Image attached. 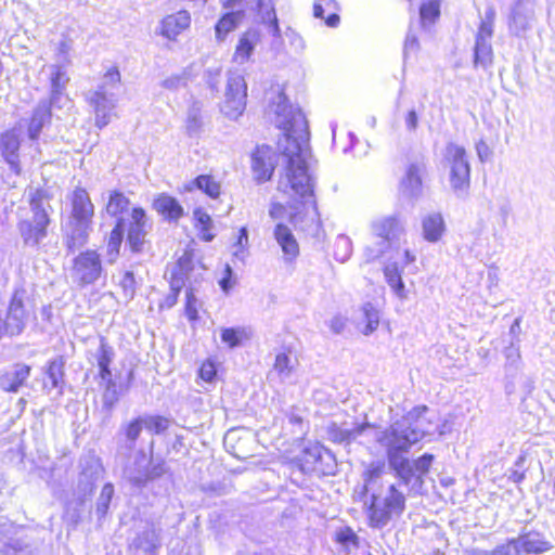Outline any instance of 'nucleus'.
I'll list each match as a JSON object with an SVG mask.
<instances>
[{
  "label": "nucleus",
  "mask_w": 555,
  "mask_h": 555,
  "mask_svg": "<svg viewBox=\"0 0 555 555\" xmlns=\"http://www.w3.org/2000/svg\"><path fill=\"white\" fill-rule=\"evenodd\" d=\"M440 14V4L438 0H428L421 5L420 16L422 23H433Z\"/></svg>",
  "instance_id": "53"
},
{
  "label": "nucleus",
  "mask_w": 555,
  "mask_h": 555,
  "mask_svg": "<svg viewBox=\"0 0 555 555\" xmlns=\"http://www.w3.org/2000/svg\"><path fill=\"white\" fill-rule=\"evenodd\" d=\"M201 307V302L195 297L192 291L186 292V302H185V315L189 319V321L194 325L198 319V310Z\"/></svg>",
  "instance_id": "58"
},
{
  "label": "nucleus",
  "mask_w": 555,
  "mask_h": 555,
  "mask_svg": "<svg viewBox=\"0 0 555 555\" xmlns=\"http://www.w3.org/2000/svg\"><path fill=\"white\" fill-rule=\"evenodd\" d=\"M94 206L85 189L77 188L72 197V219L92 222Z\"/></svg>",
  "instance_id": "29"
},
{
  "label": "nucleus",
  "mask_w": 555,
  "mask_h": 555,
  "mask_svg": "<svg viewBox=\"0 0 555 555\" xmlns=\"http://www.w3.org/2000/svg\"><path fill=\"white\" fill-rule=\"evenodd\" d=\"M244 0H225L224 8L235 9L243 4ZM246 8L256 14L255 21L263 25L269 35L278 40L282 37L279 20L272 0H245Z\"/></svg>",
  "instance_id": "14"
},
{
  "label": "nucleus",
  "mask_w": 555,
  "mask_h": 555,
  "mask_svg": "<svg viewBox=\"0 0 555 555\" xmlns=\"http://www.w3.org/2000/svg\"><path fill=\"white\" fill-rule=\"evenodd\" d=\"M447 231L443 216L433 211L422 217V236L428 243L439 242Z\"/></svg>",
  "instance_id": "27"
},
{
  "label": "nucleus",
  "mask_w": 555,
  "mask_h": 555,
  "mask_svg": "<svg viewBox=\"0 0 555 555\" xmlns=\"http://www.w3.org/2000/svg\"><path fill=\"white\" fill-rule=\"evenodd\" d=\"M153 208L169 221H177L183 216V207L168 194L158 195L153 203Z\"/></svg>",
  "instance_id": "33"
},
{
  "label": "nucleus",
  "mask_w": 555,
  "mask_h": 555,
  "mask_svg": "<svg viewBox=\"0 0 555 555\" xmlns=\"http://www.w3.org/2000/svg\"><path fill=\"white\" fill-rule=\"evenodd\" d=\"M519 384V392L521 400L525 401L534 390V379L528 375L521 373L518 374L516 385Z\"/></svg>",
  "instance_id": "61"
},
{
  "label": "nucleus",
  "mask_w": 555,
  "mask_h": 555,
  "mask_svg": "<svg viewBox=\"0 0 555 555\" xmlns=\"http://www.w3.org/2000/svg\"><path fill=\"white\" fill-rule=\"evenodd\" d=\"M114 492L113 483L107 482L103 486L95 506V514L99 518H103L107 514Z\"/></svg>",
  "instance_id": "49"
},
{
  "label": "nucleus",
  "mask_w": 555,
  "mask_h": 555,
  "mask_svg": "<svg viewBox=\"0 0 555 555\" xmlns=\"http://www.w3.org/2000/svg\"><path fill=\"white\" fill-rule=\"evenodd\" d=\"M193 184L211 198L220 194V184L211 176L201 175L194 179Z\"/></svg>",
  "instance_id": "47"
},
{
  "label": "nucleus",
  "mask_w": 555,
  "mask_h": 555,
  "mask_svg": "<svg viewBox=\"0 0 555 555\" xmlns=\"http://www.w3.org/2000/svg\"><path fill=\"white\" fill-rule=\"evenodd\" d=\"M190 80H191L190 73L188 70H183L180 74L172 75V76L166 78L162 82V86L165 89L176 91V90H179L181 88H185Z\"/></svg>",
  "instance_id": "55"
},
{
  "label": "nucleus",
  "mask_w": 555,
  "mask_h": 555,
  "mask_svg": "<svg viewBox=\"0 0 555 555\" xmlns=\"http://www.w3.org/2000/svg\"><path fill=\"white\" fill-rule=\"evenodd\" d=\"M217 375V369L211 361H205L198 371V376L208 383H211Z\"/></svg>",
  "instance_id": "64"
},
{
  "label": "nucleus",
  "mask_w": 555,
  "mask_h": 555,
  "mask_svg": "<svg viewBox=\"0 0 555 555\" xmlns=\"http://www.w3.org/2000/svg\"><path fill=\"white\" fill-rule=\"evenodd\" d=\"M159 532L160 530L155 528L154 525L147 527L135 538V547L145 554H153L160 546Z\"/></svg>",
  "instance_id": "37"
},
{
  "label": "nucleus",
  "mask_w": 555,
  "mask_h": 555,
  "mask_svg": "<svg viewBox=\"0 0 555 555\" xmlns=\"http://www.w3.org/2000/svg\"><path fill=\"white\" fill-rule=\"evenodd\" d=\"M444 160L450 169L449 181L457 198H465L470 186V166L466 150L453 142L448 143Z\"/></svg>",
  "instance_id": "8"
},
{
  "label": "nucleus",
  "mask_w": 555,
  "mask_h": 555,
  "mask_svg": "<svg viewBox=\"0 0 555 555\" xmlns=\"http://www.w3.org/2000/svg\"><path fill=\"white\" fill-rule=\"evenodd\" d=\"M242 17L243 12L240 10L225 13L215 26L216 38L222 41L230 31L236 28Z\"/></svg>",
  "instance_id": "41"
},
{
  "label": "nucleus",
  "mask_w": 555,
  "mask_h": 555,
  "mask_svg": "<svg viewBox=\"0 0 555 555\" xmlns=\"http://www.w3.org/2000/svg\"><path fill=\"white\" fill-rule=\"evenodd\" d=\"M248 231L245 227L241 228L235 244L233 245V256L243 261L247 255Z\"/></svg>",
  "instance_id": "54"
},
{
  "label": "nucleus",
  "mask_w": 555,
  "mask_h": 555,
  "mask_svg": "<svg viewBox=\"0 0 555 555\" xmlns=\"http://www.w3.org/2000/svg\"><path fill=\"white\" fill-rule=\"evenodd\" d=\"M262 34L257 27H249L244 31L236 43L235 51L233 54V61L238 64L248 62L256 49L261 42Z\"/></svg>",
  "instance_id": "22"
},
{
  "label": "nucleus",
  "mask_w": 555,
  "mask_h": 555,
  "mask_svg": "<svg viewBox=\"0 0 555 555\" xmlns=\"http://www.w3.org/2000/svg\"><path fill=\"white\" fill-rule=\"evenodd\" d=\"M296 359L291 351H280L275 356L270 376L276 377L281 383H286L293 376L296 369Z\"/></svg>",
  "instance_id": "32"
},
{
  "label": "nucleus",
  "mask_w": 555,
  "mask_h": 555,
  "mask_svg": "<svg viewBox=\"0 0 555 555\" xmlns=\"http://www.w3.org/2000/svg\"><path fill=\"white\" fill-rule=\"evenodd\" d=\"M125 231L126 219L119 217L107 240L106 258L108 263H114L117 260L124 241Z\"/></svg>",
  "instance_id": "34"
},
{
  "label": "nucleus",
  "mask_w": 555,
  "mask_h": 555,
  "mask_svg": "<svg viewBox=\"0 0 555 555\" xmlns=\"http://www.w3.org/2000/svg\"><path fill=\"white\" fill-rule=\"evenodd\" d=\"M51 106L48 100H41L33 111L28 120H24L27 126V135L31 141H37L42 128L51 121Z\"/></svg>",
  "instance_id": "25"
},
{
  "label": "nucleus",
  "mask_w": 555,
  "mask_h": 555,
  "mask_svg": "<svg viewBox=\"0 0 555 555\" xmlns=\"http://www.w3.org/2000/svg\"><path fill=\"white\" fill-rule=\"evenodd\" d=\"M202 104L199 102H194L189 107L188 117H186V130L190 135H195L202 128Z\"/></svg>",
  "instance_id": "50"
},
{
  "label": "nucleus",
  "mask_w": 555,
  "mask_h": 555,
  "mask_svg": "<svg viewBox=\"0 0 555 555\" xmlns=\"http://www.w3.org/2000/svg\"><path fill=\"white\" fill-rule=\"evenodd\" d=\"M270 107L275 115L276 127L283 131L278 147L286 158L285 172L279 180L278 189L283 193L299 196L310 209L311 222L319 225L320 217L313 194V159L306 117L282 92L271 101Z\"/></svg>",
  "instance_id": "1"
},
{
  "label": "nucleus",
  "mask_w": 555,
  "mask_h": 555,
  "mask_svg": "<svg viewBox=\"0 0 555 555\" xmlns=\"http://www.w3.org/2000/svg\"><path fill=\"white\" fill-rule=\"evenodd\" d=\"M120 287L122 288L124 295L128 299H132L135 294V279L134 274L130 271H127L121 281Z\"/></svg>",
  "instance_id": "62"
},
{
  "label": "nucleus",
  "mask_w": 555,
  "mask_h": 555,
  "mask_svg": "<svg viewBox=\"0 0 555 555\" xmlns=\"http://www.w3.org/2000/svg\"><path fill=\"white\" fill-rule=\"evenodd\" d=\"M142 421L144 428L154 435L165 433L170 426V420L160 415L145 414L142 415Z\"/></svg>",
  "instance_id": "45"
},
{
  "label": "nucleus",
  "mask_w": 555,
  "mask_h": 555,
  "mask_svg": "<svg viewBox=\"0 0 555 555\" xmlns=\"http://www.w3.org/2000/svg\"><path fill=\"white\" fill-rule=\"evenodd\" d=\"M352 254V242L345 234L337 235L334 243V257L339 262H346Z\"/></svg>",
  "instance_id": "48"
},
{
  "label": "nucleus",
  "mask_w": 555,
  "mask_h": 555,
  "mask_svg": "<svg viewBox=\"0 0 555 555\" xmlns=\"http://www.w3.org/2000/svg\"><path fill=\"white\" fill-rule=\"evenodd\" d=\"M154 443H151L150 454L143 449L135 452L132 464L126 469L128 482L135 489L151 488L156 493H166L173 483V473L166 460L154 456Z\"/></svg>",
  "instance_id": "3"
},
{
  "label": "nucleus",
  "mask_w": 555,
  "mask_h": 555,
  "mask_svg": "<svg viewBox=\"0 0 555 555\" xmlns=\"http://www.w3.org/2000/svg\"><path fill=\"white\" fill-rule=\"evenodd\" d=\"M121 89L120 73L117 67H111L101 78L95 90L87 93L86 98L95 115V126L100 129L106 127L118 102Z\"/></svg>",
  "instance_id": "7"
},
{
  "label": "nucleus",
  "mask_w": 555,
  "mask_h": 555,
  "mask_svg": "<svg viewBox=\"0 0 555 555\" xmlns=\"http://www.w3.org/2000/svg\"><path fill=\"white\" fill-rule=\"evenodd\" d=\"M194 219L196 221V228L199 231V236L205 242H210L214 240L215 234L211 233L212 222L210 216L202 210H194Z\"/></svg>",
  "instance_id": "43"
},
{
  "label": "nucleus",
  "mask_w": 555,
  "mask_h": 555,
  "mask_svg": "<svg viewBox=\"0 0 555 555\" xmlns=\"http://www.w3.org/2000/svg\"><path fill=\"white\" fill-rule=\"evenodd\" d=\"M505 544L504 555H540L550 551L553 546L538 531H528L517 538L509 539Z\"/></svg>",
  "instance_id": "16"
},
{
  "label": "nucleus",
  "mask_w": 555,
  "mask_h": 555,
  "mask_svg": "<svg viewBox=\"0 0 555 555\" xmlns=\"http://www.w3.org/2000/svg\"><path fill=\"white\" fill-rule=\"evenodd\" d=\"M275 162V154L270 146H257L251 155V168L258 182H264L271 179Z\"/></svg>",
  "instance_id": "20"
},
{
  "label": "nucleus",
  "mask_w": 555,
  "mask_h": 555,
  "mask_svg": "<svg viewBox=\"0 0 555 555\" xmlns=\"http://www.w3.org/2000/svg\"><path fill=\"white\" fill-rule=\"evenodd\" d=\"M247 85L242 74L230 70L221 112L230 119H237L246 107Z\"/></svg>",
  "instance_id": "13"
},
{
  "label": "nucleus",
  "mask_w": 555,
  "mask_h": 555,
  "mask_svg": "<svg viewBox=\"0 0 555 555\" xmlns=\"http://www.w3.org/2000/svg\"><path fill=\"white\" fill-rule=\"evenodd\" d=\"M82 465L81 475L88 478L90 481L99 478L103 472V467L98 457H89L85 460Z\"/></svg>",
  "instance_id": "57"
},
{
  "label": "nucleus",
  "mask_w": 555,
  "mask_h": 555,
  "mask_svg": "<svg viewBox=\"0 0 555 555\" xmlns=\"http://www.w3.org/2000/svg\"><path fill=\"white\" fill-rule=\"evenodd\" d=\"M443 426L435 411H430L426 405H418L382 433H377V442L380 447H390L391 463L401 466L403 461L397 455V451L406 450L425 437L442 435Z\"/></svg>",
  "instance_id": "2"
},
{
  "label": "nucleus",
  "mask_w": 555,
  "mask_h": 555,
  "mask_svg": "<svg viewBox=\"0 0 555 555\" xmlns=\"http://www.w3.org/2000/svg\"><path fill=\"white\" fill-rule=\"evenodd\" d=\"M504 391L507 397L516 393V379L522 370L519 338L512 340L503 350Z\"/></svg>",
  "instance_id": "18"
},
{
  "label": "nucleus",
  "mask_w": 555,
  "mask_h": 555,
  "mask_svg": "<svg viewBox=\"0 0 555 555\" xmlns=\"http://www.w3.org/2000/svg\"><path fill=\"white\" fill-rule=\"evenodd\" d=\"M323 2V7L325 11H330L331 13L325 18V24L328 27L335 28L340 23V17L337 14V11H339V4L336 0H321Z\"/></svg>",
  "instance_id": "59"
},
{
  "label": "nucleus",
  "mask_w": 555,
  "mask_h": 555,
  "mask_svg": "<svg viewBox=\"0 0 555 555\" xmlns=\"http://www.w3.org/2000/svg\"><path fill=\"white\" fill-rule=\"evenodd\" d=\"M105 383V388L102 395V402L103 406L106 410H112L114 405L117 403L119 399V393L117 390V385L115 380L112 378L109 379H102Z\"/></svg>",
  "instance_id": "51"
},
{
  "label": "nucleus",
  "mask_w": 555,
  "mask_h": 555,
  "mask_svg": "<svg viewBox=\"0 0 555 555\" xmlns=\"http://www.w3.org/2000/svg\"><path fill=\"white\" fill-rule=\"evenodd\" d=\"M64 366L65 361L62 357H56L49 361L46 370L47 382H44V388L48 389L49 392L56 390L57 396L63 395L65 385Z\"/></svg>",
  "instance_id": "30"
},
{
  "label": "nucleus",
  "mask_w": 555,
  "mask_h": 555,
  "mask_svg": "<svg viewBox=\"0 0 555 555\" xmlns=\"http://www.w3.org/2000/svg\"><path fill=\"white\" fill-rule=\"evenodd\" d=\"M250 330L244 326L220 328L221 341L230 349L240 347L244 340L249 339Z\"/></svg>",
  "instance_id": "39"
},
{
  "label": "nucleus",
  "mask_w": 555,
  "mask_h": 555,
  "mask_svg": "<svg viewBox=\"0 0 555 555\" xmlns=\"http://www.w3.org/2000/svg\"><path fill=\"white\" fill-rule=\"evenodd\" d=\"M273 236L282 249L283 261L293 263L299 256V244L292 230L284 223H278L273 230Z\"/></svg>",
  "instance_id": "23"
},
{
  "label": "nucleus",
  "mask_w": 555,
  "mask_h": 555,
  "mask_svg": "<svg viewBox=\"0 0 555 555\" xmlns=\"http://www.w3.org/2000/svg\"><path fill=\"white\" fill-rule=\"evenodd\" d=\"M531 16V11L526 10L525 13L522 12V3L521 1H518L514 7L509 17L511 31L519 36L529 27Z\"/></svg>",
  "instance_id": "40"
},
{
  "label": "nucleus",
  "mask_w": 555,
  "mask_h": 555,
  "mask_svg": "<svg viewBox=\"0 0 555 555\" xmlns=\"http://www.w3.org/2000/svg\"><path fill=\"white\" fill-rule=\"evenodd\" d=\"M186 279L188 274L182 266V259H180L172 269L170 276V291L175 292V296H179V293L184 286Z\"/></svg>",
  "instance_id": "52"
},
{
  "label": "nucleus",
  "mask_w": 555,
  "mask_h": 555,
  "mask_svg": "<svg viewBox=\"0 0 555 555\" xmlns=\"http://www.w3.org/2000/svg\"><path fill=\"white\" fill-rule=\"evenodd\" d=\"M386 474V464L383 461L371 462L362 473L363 487L361 496L380 490L384 487L383 477Z\"/></svg>",
  "instance_id": "28"
},
{
  "label": "nucleus",
  "mask_w": 555,
  "mask_h": 555,
  "mask_svg": "<svg viewBox=\"0 0 555 555\" xmlns=\"http://www.w3.org/2000/svg\"><path fill=\"white\" fill-rule=\"evenodd\" d=\"M115 352L104 338L101 339L99 349L95 353L96 364L99 367V376L101 379H109L113 377L111 364L114 360Z\"/></svg>",
  "instance_id": "38"
},
{
  "label": "nucleus",
  "mask_w": 555,
  "mask_h": 555,
  "mask_svg": "<svg viewBox=\"0 0 555 555\" xmlns=\"http://www.w3.org/2000/svg\"><path fill=\"white\" fill-rule=\"evenodd\" d=\"M152 229L146 212L141 207L132 209L130 218L126 220V245L133 254L143 253L147 244L146 236Z\"/></svg>",
  "instance_id": "15"
},
{
  "label": "nucleus",
  "mask_w": 555,
  "mask_h": 555,
  "mask_svg": "<svg viewBox=\"0 0 555 555\" xmlns=\"http://www.w3.org/2000/svg\"><path fill=\"white\" fill-rule=\"evenodd\" d=\"M382 431L383 429L376 428L369 423L354 424L351 428L332 424L327 430L330 439L341 444H350L353 441L365 443L371 439L377 442L376 435Z\"/></svg>",
  "instance_id": "17"
},
{
  "label": "nucleus",
  "mask_w": 555,
  "mask_h": 555,
  "mask_svg": "<svg viewBox=\"0 0 555 555\" xmlns=\"http://www.w3.org/2000/svg\"><path fill=\"white\" fill-rule=\"evenodd\" d=\"M362 498L367 524L374 529L386 527L392 518L400 517L405 511V495L393 483Z\"/></svg>",
  "instance_id": "4"
},
{
  "label": "nucleus",
  "mask_w": 555,
  "mask_h": 555,
  "mask_svg": "<svg viewBox=\"0 0 555 555\" xmlns=\"http://www.w3.org/2000/svg\"><path fill=\"white\" fill-rule=\"evenodd\" d=\"M425 169L426 166L423 160H414L409 163L404 176L400 181V191L403 195L415 198L422 194V177L425 172Z\"/></svg>",
  "instance_id": "21"
},
{
  "label": "nucleus",
  "mask_w": 555,
  "mask_h": 555,
  "mask_svg": "<svg viewBox=\"0 0 555 555\" xmlns=\"http://www.w3.org/2000/svg\"><path fill=\"white\" fill-rule=\"evenodd\" d=\"M336 541L344 546L352 545L358 547L359 545V537L350 527H345L338 530L336 532Z\"/></svg>",
  "instance_id": "60"
},
{
  "label": "nucleus",
  "mask_w": 555,
  "mask_h": 555,
  "mask_svg": "<svg viewBox=\"0 0 555 555\" xmlns=\"http://www.w3.org/2000/svg\"><path fill=\"white\" fill-rule=\"evenodd\" d=\"M91 223L73 219L68 222L65 229V245L69 253H75L88 243Z\"/></svg>",
  "instance_id": "24"
},
{
  "label": "nucleus",
  "mask_w": 555,
  "mask_h": 555,
  "mask_svg": "<svg viewBox=\"0 0 555 555\" xmlns=\"http://www.w3.org/2000/svg\"><path fill=\"white\" fill-rule=\"evenodd\" d=\"M23 293L16 291L12 297V300L10 302L9 309H8V318L11 319H22L25 321V309L23 305Z\"/></svg>",
  "instance_id": "56"
},
{
  "label": "nucleus",
  "mask_w": 555,
  "mask_h": 555,
  "mask_svg": "<svg viewBox=\"0 0 555 555\" xmlns=\"http://www.w3.org/2000/svg\"><path fill=\"white\" fill-rule=\"evenodd\" d=\"M371 242L363 248V259L373 262L398 249L401 237L405 234L404 224L397 215L375 218L370 223Z\"/></svg>",
  "instance_id": "5"
},
{
  "label": "nucleus",
  "mask_w": 555,
  "mask_h": 555,
  "mask_svg": "<svg viewBox=\"0 0 555 555\" xmlns=\"http://www.w3.org/2000/svg\"><path fill=\"white\" fill-rule=\"evenodd\" d=\"M143 428L144 424L142 416H138L122 426V431L126 437L128 449H132L135 446V442L140 437Z\"/></svg>",
  "instance_id": "46"
},
{
  "label": "nucleus",
  "mask_w": 555,
  "mask_h": 555,
  "mask_svg": "<svg viewBox=\"0 0 555 555\" xmlns=\"http://www.w3.org/2000/svg\"><path fill=\"white\" fill-rule=\"evenodd\" d=\"M101 255L94 249L80 251L70 267V278L80 287L93 285L105 278Z\"/></svg>",
  "instance_id": "11"
},
{
  "label": "nucleus",
  "mask_w": 555,
  "mask_h": 555,
  "mask_svg": "<svg viewBox=\"0 0 555 555\" xmlns=\"http://www.w3.org/2000/svg\"><path fill=\"white\" fill-rule=\"evenodd\" d=\"M191 24V14L186 10L165 16L160 22V35L168 40H176L177 37Z\"/></svg>",
  "instance_id": "26"
},
{
  "label": "nucleus",
  "mask_w": 555,
  "mask_h": 555,
  "mask_svg": "<svg viewBox=\"0 0 555 555\" xmlns=\"http://www.w3.org/2000/svg\"><path fill=\"white\" fill-rule=\"evenodd\" d=\"M379 325V311L371 304L362 306L357 319V327L363 335H371Z\"/></svg>",
  "instance_id": "35"
},
{
  "label": "nucleus",
  "mask_w": 555,
  "mask_h": 555,
  "mask_svg": "<svg viewBox=\"0 0 555 555\" xmlns=\"http://www.w3.org/2000/svg\"><path fill=\"white\" fill-rule=\"evenodd\" d=\"M50 72V83H51V95L49 103L56 105L60 96L63 93L69 78L67 76L66 70L60 65H51L49 66Z\"/></svg>",
  "instance_id": "36"
},
{
  "label": "nucleus",
  "mask_w": 555,
  "mask_h": 555,
  "mask_svg": "<svg viewBox=\"0 0 555 555\" xmlns=\"http://www.w3.org/2000/svg\"><path fill=\"white\" fill-rule=\"evenodd\" d=\"M297 462L299 469L304 474L330 476L336 472L334 454L320 444L306 447L298 456Z\"/></svg>",
  "instance_id": "12"
},
{
  "label": "nucleus",
  "mask_w": 555,
  "mask_h": 555,
  "mask_svg": "<svg viewBox=\"0 0 555 555\" xmlns=\"http://www.w3.org/2000/svg\"><path fill=\"white\" fill-rule=\"evenodd\" d=\"M385 450L388 466L395 472L396 477L399 478L403 486H409L412 483L413 479L420 483L423 482V477L429 472L435 456L430 453H425L420 457L411 461L408 457V454L412 447H408L406 450L397 451V455L401 457L403 461L401 466L393 465L391 463V452L390 447H382Z\"/></svg>",
  "instance_id": "9"
},
{
  "label": "nucleus",
  "mask_w": 555,
  "mask_h": 555,
  "mask_svg": "<svg viewBox=\"0 0 555 555\" xmlns=\"http://www.w3.org/2000/svg\"><path fill=\"white\" fill-rule=\"evenodd\" d=\"M129 199L119 191H113L109 194L106 211L112 217H117L129 207Z\"/></svg>",
  "instance_id": "44"
},
{
  "label": "nucleus",
  "mask_w": 555,
  "mask_h": 555,
  "mask_svg": "<svg viewBox=\"0 0 555 555\" xmlns=\"http://www.w3.org/2000/svg\"><path fill=\"white\" fill-rule=\"evenodd\" d=\"M495 10L488 7L475 34L474 43V67L488 69L493 64L492 37L494 33Z\"/></svg>",
  "instance_id": "10"
},
{
  "label": "nucleus",
  "mask_w": 555,
  "mask_h": 555,
  "mask_svg": "<svg viewBox=\"0 0 555 555\" xmlns=\"http://www.w3.org/2000/svg\"><path fill=\"white\" fill-rule=\"evenodd\" d=\"M384 275L386 282L395 292V294L403 298L404 295V283L402 281L401 271L399 269L398 262H389L384 268Z\"/></svg>",
  "instance_id": "42"
},
{
  "label": "nucleus",
  "mask_w": 555,
  "mask_h": 555,
  "mask_svg": "<svg viewBox=\"0 0 555 555\" xmlns=\"http://www.w3.org/2000/svg\"><path fill=\"white\" fill-rule=\"evenodd\" d=\"M28 196L33 217L31 219L22 220L18 223V229L26 246L39 248L48 236L50 214L53 211L50 204L51 196L41 189L30 190Z\"/></svg>",
  "instance_id": "6"
},
{
  "label": "nucleus",
  "mask_w": 555,
  "mask_h": 555,
  "mask_svg": "<svg viewBox=\"0 0 555 555\" xmlns=\"http://www.w3.org/2000/svg\"><path fill=\"white\" fill-rule=\"evenodd\" d=\"M24 326L25 321H23L22 319H11L7 317L4 322V331L7 334L11 336L21 334L22 331L24 330Z\"/></svg>",
  "instance_id": "63"
},
{
  "label": "nucleus",
  "mask_w": 555,
  "mask_h": 555,
  "mask_svg": "<svg viewBox=\"0 0 555 555\" xmlns=\"http://www.w3.org/2000/svg\"><path fill=\"white\" fill-rule=\"evenodd\" d=\"M18 147L20 138L15 129L2 134V158H4L10 170L9 180L5 183L13 188L16 186V178L21 173Z\"/></svg>",
  "instance_id": "19"
},
{
  "label": "nucleus",
  "mask_w": 555,
  "mask_h": 555,
  "mask_svg": "<svg viewBox=\"0 0 555 555\" xmlns=\"http://www.w3.org/2000/svg\"><path fill=\"white\" fill-rule=\"evenodd\" d=\"M30 375V366L24 363L14 364L2 375V390L16 392Z\"/></svg>",
  "instance_id": "31"
}]
</instances>
